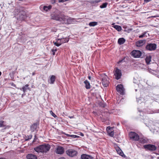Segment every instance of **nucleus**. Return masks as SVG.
<instances>
[{"label": "nucleus", "instance_id": "obj_1", "mask_svg": "<svg viewBox=\"0 0 159 159\" xmlns=\"http://www.w3.org/2000/svg\"><path fill=\"white\" fill-rule=\"evenodd\" d=\"M14 12L15 17L18 20H22L26 18V13L22 8H17L15 10Z\"/></svg>", "mask_w": 159, "mask_h": 159}, {"label": "nucleus", "instance_id": "obj_2", "mask_svg": "<svg viewBox=\"0 0 159 159\" xmlns=\"http://www.w3.org/2000/svg\"><path fill=\"white\" fill-rule=\"evenodd\" d=\"M51 148L49 144H43L34 148V150L37 152L46 153L48 152Z\"/></svg>", "mask_w": 159, "mask_h": 159}, {"label": "nucleus", "instance_id": "obj_3", "mask_svg": "<svg viewBox=\"0 0 159 159\" xmlns=\"http://www.w3.org/2000/svg\"><path fill=\"white\" fill-rule=\"evenodd\" d=\"M64 15L61 14L60 13H53L51 15V18L54 20L59 21L61 23L64 19Z\"/></svg>", "mask_w": 159, "mask_h": 159}, {"label": "nucleus", "instance_id": "obj_4", "mask_svg": "<svg viewBox=\"0 0 159 159\" xmlns=\"http://www.w3.org/2000/svg\"><path fill=\"white\" fill-rule=\"evenodd\" d=\"M129 136L130 139L133 140L138 141L139 139V135L134 132H131L129 134Z\"/></svg>", "mask_w": 159, "mask_h": 159}, {"label": "nucleus", "instance_id": "obj_5", "mask_svg": "<svg viewBox=\"0 0 159 159\" xmlns=\"http://www.w3.org/2000/svg\"><path fill=\"white\" fill-rule=\"evenodd\" d=\"M117 91L121 95L125 93V89L122 84H118L116 87Z\"/></svg>", "mask_w": 159, "mask_h": 159}, {"label": "nucleus", "instance_id": "obj_6", "mask_svg": "<svg viewBox=\"0 0 159 159\" xmlns=\"http://www.w3.org/2000/svg\"><path fill=\"white\" fill-rule=\"evenodd\" d=\"M67 155L71 157H74L77 154V152L74 149H69L66 151Z\"/></svg>", "mask_w": 159, "mask_h": 159}, {"label": "nucleus", "instance_id": "obj_7", "mask_svg": "<svg viewBox=\"0 0 159 159\" xmlns=\"http://www.w3.org/2000/svg\"><path fill=\"white\" fill-rule=\"evenodd\" d=\"M132 56L135 58H139L141 57L142 53L139 50H134L131 53Z\"/></svg>", "mask_w": 159, "mask_h": 159}, {"label": "nucleus", "instance_id": "obj_8", "mask_svg": "<svg viewBox=\"0 0 159 159\" xmlns=\"http://www.w3.org/2000/svg\"><path fill=\"white\" fill-rule=\"evenodd\" d=\"M156 47L157 45L155 43L148 44L146 47L147 50L151 51L154 50L156 49Z\"/></svg>", "mask_w": 159, "mask_h": 159}, {"label": "nucleus", "instance_id": "obj_9", "mask_svg": "<svg viewBox=\"0 0 159 159\" xmlns=\"http://www.w3.org/2000/svg\"><path fill=\"white\" fill-rule=\"evenodd\" d=\"M117 129L116 128L114 127H110V136L114 137V135H117Z\"/></svg>", "mask_w": 159, "mask_h": 159}, {"label": "nucleus", "instance_id": "obj_10", "mask_svg": "<svg viewBox=\"0 0 159 159\" xmlns=\"http://www.w3.org/2000/svg\"><path fill=\"white\" fill-rule=\"evenodd\" d=\"M143 147L145 149L151 151H155L157 149V147L152 144L145 145L143 146Z\"/></svg>", "mask_w": 159, "mask_h": 159}, {"label": "nucleus", "instance_id": "obj_11", "mask_svg": "<svg viewBox=\"0 0 159 159\" xmlns=\"http://www.w3.org/2000/svg\"><path fill=\"white\" fill-rule=\"evenodd\" d=\"M115 72L114 76L115 79L117 80L120 79L122 75L121 70L118 69H116L115 70Z\"/></svg>", "mask_w": 159, "mask_h": 159}, {"label": "nucleus", "instance_id": "obj_12", "mask_svg": "<svg viewBox=\"0 0 159 159\" xmlns=\"http://www.w3.org/2000/svg\"><path fill=\"white\" fill-rule=\"evenodd\" d=\"M74 19L71 18H66V16L64 15V19L62 21V23H65L66 24H70L72 23Z\"/></svg>", "mask_w": 159, "mask_h": 159}, {"label": "nucleus", "instance_id": "obj_13", "mask_svg": "<svg viewBox=\"0 0 159 159\" xmlns=\"http://www.w3.org/2000/svg\"><path fill=\"white\" fill-rule=\"evenodd\" d=\"M64 152V148L61 146L57 147L56 151V153L58 154H61Z\"/></svg>", "mask_w": 159, "mask_h": 159}, {"label": "nucleus", "instance_id": "obj_14", "mask_svg": "<svg viewBox=\"0 0 159 159\" xmlns=\"http://www.w3.org/2000/svg\"><path fill=\"white\" fill-rule=\"evenodd\" d=\"M146 42V40H139L136 43V45L137 47H140L143 45Z\"/></svg>", "mask_w": 159, "mask_h": 159}, {"label": "nucleus", "instance_id": "obj_15", "mask_svg": "<svg viewBox=\"0 0 159 159\" xmlns=\"http://www.w3.org/2000/svg\"><path fill=\"white\" fill-rule=\"evenodd\" d=\"M38 127V125L37 123H34L32 125L30 126V129L31 131L32 132H33L35 131Z\"/></svg>", "mask_w": 159, "mask_h": 159}, {"label": "nucleus", "instance_id": "obj_16", "mask_svg": "<svg viewBox=\"0 0 159 159\" xmlns=\"http://www.w3.org/2000/svg\"><path fill=\"white\" fill-rule=\"evenodd\" d=\"M81 159H93V157L90 155L86 154H83L81 155Z\"/></svg>", "mask_w": 159, "mask_h": 159}, {"label": "nucleus", "instance_id": "obj_17", "mask_svg": "<svg viewBox=\"0 0 159 159\" xmlns=\"http://www.w3.org/2000/svg\"><path fill=\"white\" fill-rule=\"evenodd\" d=\"M102 83L103 85L106 87L108 85L109 81L107 79L106 77H104L102 79Z\"/></svg>", "mask_w": 159, "mask_h": 159}, {"label": "nucleus", "instance_id": "obj_18", "mask_svg": "<svg viewBox=\"0 0 159 159\" xmlns=\"http://www.w3.org/2000/svg\"><path fill=\"white\" fill-rule=\"evenodd\" d=\"M58 40H59L61 44L62 43L68 42L69 40V39L67 38H61V39H58Z\"/></svg>", "mask_w": 159, "mask_h": 159}, {"label": "nucleus", "instance_id": "obj_19", "mask_svg": "<svg viewBox=\"0 0 159 159\" xmlns=\"http://www.w3.org/2000/svg\"><path fill=\"white\" fill-rule=\"evenodd\" d=\"M26 157L27 159H37V158L36 155L32 154H28Z\"/></svg>", "mask_w": 159, "mask_h": 159}, {"label": "nucleus", "instance_id": "obj_20", "mask_svg": "<svg viewBox=\"0 0 159 159\" xmlns=\"http://www.w3.org/2000/svg\"><path fill=\"white\" fill-rule=\"evenodd\" d=\"M56 77L55 75H52L51 76L50 79L48 81L50 84H53L54 83Z\"/></svg>", "mask_w": 159, "mask_h": 159}, {"label": "nucleus", "instance_id": "obj_21", "mask_svg": "<svg viewBox=\"0 0 159 159\" xmlns=\"http://www.w3.org/2000/svg\"><path fill=\"white\" fill-rule=\"evenodd\" d=\"M0 127H3L4 129H5L7 128H8L9 127L8 126L4 124V122L2 120L0 121Z\"/></svg>", "mask_w": 159, "mask_h": 159}, {"label": "nucleus", "instance_id": "obj_22", "mask_svg": "<svg viewBox=\"0 0 159 159\" xmlns=\"http://www.w3.org/2000/svg\"><path fill=\"white\" fill-rule=\"evenodd\" d=\"M112 27L116 29L117 31H120L122 30L121 27L120 26L115 25V24H112Z\"/></svg>", "mask_w": 159, "mask_h": 159}, {"label": "nucleus", "instance_id": "obj_23", "mask_svg": "<svg viewBox=\"0 0 159 159\" xmlns=\"http://www.w3.org/2000/svg\"><path fill=\"white\" fill-rule=\"evenodd\" d=\"M84 83L85 85V88L87 89H89L90 88V83L87 80L84 81Z\"/></svg>", "mask_w": 159, "mask_h": 159}, {"label": "nucleus", "instance_id": "obj_24", "mask_svg": "<svg viewBox=\"0 0 159 159\" xmlns=\"http://www.w3.org/2000/svg\"><path fill=\"white\" fill-rule=\"evenodd\" d=\"M139 140V142L142 143H146L148 142V139L146 138H140Z\"/></svg>", "mask_w": 159, "mask_h": 159}, {"label": "nucleus", "instance_id": "obj_25", "mask_svg": "<svg viewBox=\"0 0 159 159\" xmlns=\"http://www.w3.org/2000/svg\"><path fill=\"white\" fill-rule=\"evenodd\" d=\"M125 41L124 38H120L118 39V43L119 44L121 45L123 44L125 42Z\"/></svg>", "mask_w": 159, "mask_h": 159}, {"label": "nucleus", "instance_id": "obj_26", "mask_svg": "<svg viewBox=\"0 0 159 159\" xmlns=\"http://www.w3.org/2000/svg\"><path fill=\"white\" fill-rule=\"evenodd\" d=\"M29 85L28 84H26L25 86L23 87L22 88L20 89L21 90H22L24 93H25V91L27 89H29V88L28 87Z\"/></svg>", "mask_w": 159, "mask_h": 159}, {"label": "nucleus", "instance_id": "obj_27", "mask_svg": "<svg viewBox=\"0 0 159 159\" xmlns=\"http://www.w3.org/2000/svg\"><path fill=\"white\" fill-rule=\"evenodd\" d=\"M151 57L150 56L147 57L145 59V61L147 64H150V62L151 61Z\"/></svg>", "mask_w": 159, "mask_h": 159}, {"label": "nucleus", "instance_id": "obj_28", "mask_svg": "<svg viewBox=\"0 0 159 159\" xmlns=\"http://www.w3.org/2000/svg\"><path fill=\"white\" fill-rule=\"evenodd\" d=\"M52 8V6L51 5H49L48 6H44L43 7V9L44 11H48V10Z\"/></svg>", "mask_w": 159, "mask_h": 159}, {"label": "nucleus", "instance_id": "obj_29", "mask_svg": "<svg viewBox=\"0 0 159 159\" xmlns=\"http://www.w3.org/2000/svg\"><path fill=\"white\" fill-rule=\"evenodd\" d=\"M65 135H66L67 137H71L73 138H78L79 137V136L76 135H70L69 134H66V133H64Z\"/></svg>", "mask_w": 159, "mask_h": 159}, {"label": "nucleus", "instance_id": "obj_30", "mask_svg": "<svg viewBox=\"0 0 159 159\" xmlns=\"http://www.w3.org/2000/svg\"><path fill=\"white\" fill-rule=\"evenodd\" d=\"M97 22L93 21L90 22L89 25L90 26H94L97 25Z\"/></svg>", "mask_w": 159, "mask_h": 159}, {"label": "nucleus", "instance_id": "obj_31", "mask_svg": "<svg viewBox=\"0 0 159 159\" xmlns=\"http://www.w3.org/2000/svg\"><path fill=\"white\" fill-rule=\"evenodd\" d=\"M117 151L118 153L122 157H124L125 156L123 152L121 150H117Z\"/></svg>", "mask_w": 159, "mask_h": 159}, {"label": "nucleus", "instance_id": "obj_32", "mask_svg": "<svg viewBox=\"0 0 159 159\" xmlns=\"http://www.w3.org/2000/svg\"><path fill=\"white\" fill-rule=\"evenodd\" d=\"M60 41L58 40L57 39L56 42H55L53 41V43L57 47H59L61 44V43L60 41Z\"/></svg>", "mask_w": 159, "mask_h": 159}, {"label": "nucleus", "instance_id": "obj_33", "mask_svg": "<svg viewBox=\"0 0 159 159\" xmlns=\"http://www.w3.org/2000/svg\"><path fill=\"white\" fill-rule=\"evenodd\" d=\"M32 135L31 134L30 135H27V136H25V141H28L30 139H31L32 138Z\"/></svg>", "mask_w": 159, "mask_h": 159}, {"label": "nucleus", "instance_id": "obj_34", "mask_svg": "<svg viewBox=\"0 0 159 159\" xmlns=\"http://www.w3.org/2000/svg\"><path fill=\"white\" fill-rule=\"evenodd\" d=\"M108 3L107 2H105L103 3L102 5L100 6V7L101 8H103L106 7L107 6Z\"/></svg>", "mask_w": 159, "mask_h": 159}, {"label": "nucleus", "instance_id": "obj_35", "mask_svg": "<svg viewBox=\"0 0 159 159\" xmlns=\"http://www.w3.org/2000/svg\"><path fill=\"white\" fill-rule=\"evenodd\" d=\"M102 1V0H95L92 1L93 3H98Z\"/></svg>", "mask_w": 159, "mask_h": 159}, {"label": "nucleus", "instance_id": "obj_36", "mask_svg": "<svg viewBox=\"0 0 159 159\" xmlns=\"http://www.w3.org/2000/svg\"><path fill=\"white\" fill-rule=\"evenodd\" d=\"M52 54L53 55L55 54V52L57 51V49L56 48L55 49H52Z\"/></svg>", "mask_w": 159, "mask_h": 159}, {"label": "nucleus", "instance_id": "obj_37", "mask_svg": "<svg viewBox=\"0 0 159 159\" xmlns=\"http://www.w3.org/2000/svg\"><path fill=\"white\" fill-rule=\"evenodd\" d=\"M50 113L55 118L56 117H57L56 115L54 113H53L52 111H50Z\"/></svg>", "mask_w": 159, "mask_h": 159}, {"label": "nucleus", "instance_id": "obj_38", "mask_svg": "<svg viewBox=\"0 0 159 159\" xmlns=\"http://www.w3.org/2000/svg\"><path fill=\"white\" fill-rule=\"evenodd\" d=\"M147 33L146 32H144L142 34L140 35L139 36V38H142L145 36V34Z\"/></svg>", "mask_w": 159, "mask_h": 159}, {"label": "nucleus", "instance_id": "obj_39", "mask_svg": "<svg viewBox=\"0 0 159 159\" xmlns=\"http://www.w3.org/2000/svg\"><path fill=\"white\" fill-rule=\"evenodd\" d=\"M109 126L107 127L106 130L107 133V134L109 136Z\"/></svg>", "mask_w": 159, "mask_h": 159}, {"label": "nucleus", "instance_id": "obj_40", "mask_svg": "<svg viewBox=\"0 0 159 159\" xmlns=\"http://www.w3.org/2000/svg\"><path fill=\"white\" fill-rule=\"evenodd\" d=\"M88 78L89 80H90L92 81H93V78L92 77H91L90 76H88Z\"/></svg>", "mask_w": 159, "mask_h": 159}, {"label": "nucleus", "instance_id": "obj_41", "mask_svg": "<svg viewBox=\"0 0 159 159\" xmlns=\"http://www.w3.org/2000/svg\"><path fill=\"white\" fill-rule=\"evenodd\" d=\"M65 1H66V0H59V2H64Z\"/></svg>", "mask_w": 159, "mask_h": 159}, {"label": "nucleus", "instance_id": "obj_42", "mask_svg": "<svg viewBox=\"0 0 159 159\" xmlns=\"http://www.w3.org/2000/svg\"><path fill=\"white\" fill-rule=\"evenodd\" d=\"M148 113V114H152L154 113V112H153V111H148L147 112Z\"/></svg>", "mask_w": 159, "mask_h": 159}, {"label": "nucleus", "instance_id": "obj_43", "mask_svg": "<svg viewBox=\"0 0 159 159\" xmlns=\"http://www.w3.org/2000/svg\"><path fill=\"white\" fill-rule=\"evenodd\" d=\"M55 0H52V1H51V3H52V4H54V3H55Z\"/></svg>", "mask_w": 159, "mask_h": 159}, {"label": "nucleus", "instance_id": "obj_44", "mask_svg": "<svg viewBox=\"0 0 159 159\" xmlns=\"http://www.w3.org/2000/svg\"><path fill=\"white\" fill-rule=\"evenodd\" d=\"M101 106H102V107H105V104H104L103 103L102 104H101Z\"/></svg>", "mask_w": 159, "mask_h": 159}, {"label": "nucleus", "instance_id": "obj_45", "mask_svg": "<svg viewBox=\"0 0 159 159\" xmlns=\"http://www.w3.org/2000/svg\"><path fill=\"white\" fill-rule=\"evenodd\" d=\"M144 1L146 2H149L151 1V0H144Z\"/></svg>", "mask_w": 159, "mask_h": 159}, {"label": "nucleus", "instance_id": "obj_46", "mask_svg": "<svg viewBox=\"0 0 159 159\" xmlns=\"http://www.w3.org/2000/svg\"><path fill=\"white\" fill-rule=\"evenodd\" d=\"M58 159H66L65 158L63 157H61L59 158Z\"/></svg>", "mask_w": 159, "mask_h": 159}, {"label": "nucleus", "instance_id": "obj_47", "mask_svg": "<svg viewBox=\"0 0 159 159\" xmlns=\"http://www.w3.org/2000/svg\"><path fill=\"white\" fill-rule=\"evenodd\" d=\"M11 85L14 87L16 86V85L14 84L13 83H12Z\"/></svg>", "mask_w": 159, "mask_h": 159}, {"label": "nucleus", "instance_id": "obj_48", "mask_svg": "<svg viewBox=\"0 0 159 159\" xmlns=\"http://www.w3.org/2000/svg\"><path fill=\"white\" fill-rule=\"evenodd\" d=\"M36 137V136L35 135L34 136V141H34V142H35V139Z\"/></svg>", "mask_w": 159, "mask_h": 159}, {"label": "nucleus", "instance_id": "obj_49", "mask_svg": "<svg viewBox=\"0 0 159 159\" xmlns=\"http://www.w3.org/2000/svg\"><path fill=\"white\" fill-rule=\"evenodd\" d=\"M103 103V102H101L100 103V105L101 106V104H102Z\"/></svg>", "mask_w": 159, "mask_h": 159}, {"label": "nucleus", "instance_id": "obj_50", "mask_svg": "<svg viewBox=\"0 0 159 159\" xmlns=\"http://www.w3.org/2000/svg\"><path fill=\"white\" fill-rule=\"evenodd\" d=\"M0 159H6L5 158H0Z\"/></svg>", "mask_w": 159, "mask_h": 159}, {"label": "nucleus", "instance_id": "obj_51", "mask_svg": "<svg viewBox=\"0 0 159 159\" xmlns=\"http://www.w3.org/2000/svg\"><path fill=\"white\" fill-rule=\"evenodd\" d=\"M156 16H152L151 17H156Z\"/></svg>", "mask_w": 159, "mask_h": 159}, {"label": "nucleus", "instance_id": "obj_52", "mask_svg": "<svg viewBox=\"0 0 159 159\" xmlns=\"http://www.w3.org/2000/svg\"><path fill=\"white\" fill-rule=\"evenodd\" d=\"M1 71H0V76H1Z\"/></svg>", "mask_w": 159, "mask_h": 159}, {"label": "nucleus", "instance_id": "obj_53", "mask_svg": "<svg viewBox=\"0 0 159 159\" xmlns=\"http://www.w3.org/2000/svg\"><path fill=\"white\" fill-rule=\"evenodd\" d=\"M81 134H81V135L82 136H83V134L82 133H81Z\"/></svg>", "mask_w": 159, "mask_h": 159}, {"label": "nucleus", "instance_id": "obj_54", "mask_svg": "<svg viewBox=\"0 0 159 159\" xmlns=\"http://www.w3.org/2000/svg\"><path fill=\"white\" fill-rule=\"evenodd\" d=\"M24 95L23 94H22V97L23 96V95Z\"/></svg>", "mask_w": 159, "mask_h": 159}, {"label": "nucleus", "instance_id": "obj_55", "mask_svg": "<svg viewBox=\"0 0 159 159\" xmlns=\"http://www.w3.org/2000/svg\"><path fill=\"white\" fill-rule=\"evenodd\" d=\"M157 159H159V157H157Z\"/></svg>", "mask_w": 159, "mask_h": 159}, {"label": "nucleus", "instance_id": "obj_56", "mask_svg": "<svg viewBox=\"0 0 159 159\" xmlns=\"http://www.w3.org/2000/svg\"><path fill=\"white\" fill-rule=\"evenodd\" d=\"M34 73H33V75H34Z\"/></svg>", "mask_w": 159, "mask_h": 159}, {"label": "nucleus", "instance_id": "obj_57", "mask_svg": "<svg viewBox=\"0 0 159 159\" xmlns=\"http://www.w3.org/2000/svg\"><path fill=\"white\" fill-rule=\"evenodd\" d=\"M137 91V89H135V91Z\"/></svg>", "mask_w": 159, "mask_h": 159}, {"label": "nucleus", "instance_id": "obj_58", "mask_svg": "<svg viewBox=\"0 0 159 159\" xmlns=\"http://www.w3.org/2000/svg\"><path fill=\"white\" fill-rule=\"evenodd\" d=\"M118 148H119V149H120V148H119V147H118Z\"/></svg>", "mask_w": 159, "mask_h": 159}, {"label": "nucleus", "instance_id": "obj_59", "mask_svg": "<svg viewBox=\"0 0 159 159\" xmlns=\"http://www.w3.org/2000/svg\"><path fill=\"white\" fill-rule=\"evenodd\" d=\"M158 146H159V144Z\"/></svg>", "mask_w": 159, "mask_h": 159}]
</instances>
